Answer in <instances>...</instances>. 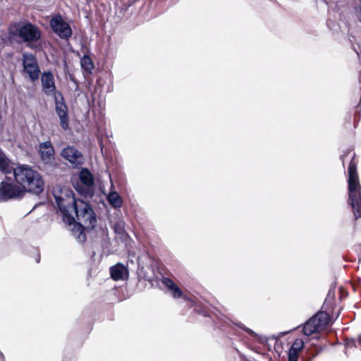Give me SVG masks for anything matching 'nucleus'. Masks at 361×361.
<instances>
[{
    "mask_svg": "<svg viewBox=\"0 0 361 361\" xmlns=\"http://www.w3.org/2000/svg\"><path fill=\"white\" fill-rule=\"evenodd\" d=\"M36 262L38 263L39 262V256H37V258L36 259Z\"/></svg>",
    "mask_w": 361,
    "mask_h": 361,
    "instance_id": "nucleus-32",
    "label": "nucleus"
},
{
    "mask_svg": "<svg viewBox=\"0 0 361 361\" xmlns=\"http://www.w3.org/2000/svg\"><path fill=\"white\" fill-rule=\"evenodd\" d=\"M303 346V341L302 339H296L290 347V350H292V352L299 353Z\"/></svg>",
    "mask_w": 361,
    "mask_h": 361,
    "instance_id": "nucleus-20",
    "label": "nucleus"
},
{
    "mask_svg": "<svg viewBox=\"0 0 361 361\" xmlns=\"http://www.w3.org/2000/svg\"><path fill=\"white\" fill-rule=\"evenodd\" d=\"M123 228L122 226H120V225H118L116 226V232H121L123 231Z\"/></svg>",
    "mask_w": 361,
    "mask_h": 361,
    "instance_id": "nucleus-29",
    "label": "nucleus"
},
{
    "mask_svg": "<svg viewBox=\"0 0 361 361\" xmlns=\"http://www.w3.org/2000/svg\"><path fill=\"white\" fill-rule=\"evenodd\" d=\"M360 103H361V101L360 100V103H358L357 106V108H359L360 105Z\"/></svg>",
    "mask_w": 361,
    "mask_h": 361,
    "instance_id": "nucleus-34",
    "label": "nucleus"
},
{
    "mask_svg": "<svg viewBox=\"0 0 361 361\" xmlns=\"http://www.w3.org/2000/svg\"><path fill=\"white\" fill-rule=\"evenodd\" d=\"M360 103H361V101L360 100V103H358L357 106V108H359L360 105Z\"/></svg>",
    "mask_w": 361,
    "mask_h": 361,
    "instance_id": "nucleus-35",
    "label": "nucleus"
},
{
    "mask_svg": "<svg viewBox=\"0 0 361 361\" xmlns=\"http://www.w3.org/2000/svg\"><path fill=\"white\" fill-rule=\"evenodd\" d=\"M80 182L85 187L90 188L94 183V179L92 173L87 169H82L79 174Z\"/></svg>",
    "mask_w": 361,
    "mask_h": 361,
    "instance_id": "nucleus-15",
    "label": "nucleus"
},
{
    "mask_svg": "<svg viewBox=\"0 0 361 361\" xmlns=\"http://www.w3.org/2000/svg\"><path fill=\"white\" fill-rule=\"evenodd\" d=\"M348 204L351 206L355 218L361 217V185L357 173V164L350 161L348 169Z\"/></svg>",
    "mask_w": 361,
    "mask_h": 361,
    "instance_id": "nucleus-3",
    "label": "nucleus"
},
{
    "mask_svg": "<svg viewBox=\"0 0 361 361\" xmlns=\"http://www.w3.org/2000/svg\"><path fill=\"white\" fill-rule=\"evenodd\" d=\"M235 324L237 325L241 329L244 330L247 334H249L250 336H256V334L252 329L246 327L243 324L238 323V324Z\"/></svg>",
    "mask_w": 361,
    "mask_h": 361,
    "instance_id": "nucleus-24",
    "label": "nucleus"
},
{
    "mask_svg": "<svg viewBox=\"0 0 361 361\" xmlns=\"http://www.w3.org/2000/svg\"><path fill=\"white\" fill-rule=\"evenodd\" d=\"M110 274L114 281L124 280L128 278V271L123 264L118 263L110 268Z\"/></svg>",
    "mask_w": 361,
    "mask_h": 361,
    "instance_id": "nucleus-12",
    "label": "nucleus"
},
{
    "mask_svg": "<svg viewBox=\"0 0 361 361\" xmlns=\"http://www.w3.org/2000/svg\"><path fill=\"white\" fill-rule=\"evenodd\" d=\"M360 103H361V101L360 100V103H358L357 106V108H359L360 105Z\"/></svg>",
    "mask_w": 361,
    "mask_h": 361,
    "instance_id": "nucleus-33",
    "label": "nucleus"
},
{
    "mask_svg": "<svg viewBox=\"0 0 361 361\" xmlns=\"http://www.w3.org/2000/svg\"><path fill=\"white\" fill-rule=\"evenodd\" d=\"M329 322V315L326 312H319L307 320L303 326V334L310 336L325 329Z\"/></svg>",
    "mask_w": 361,
    "mask_h": 361,
    "instance_id": "nucleus-4",
    "label": "nucleus"
},
{
    "mask_svg": "<svg viewBox=\"0 0 361 361\" xmlns=\"http://www.w3.org/2000/svg\"><path fill=\"white\" fill-rule=\"evenodd\" d=\"M298 353L292 352V350H289L288 361H298Z\"/></svg>",
    "mask_w": 361,
    "mask_h": 361,
    "instance_id": "nucleus-25",
    "label": "nucleus"
},
{
    "mask_svg": "<svg viewBox=\"0 0 361 361\" xmlns=\"http://www.w3.org/2000/svg\"><path fill=\"white\" fill-rule=\"evenodd\" d=\"M346 347L347 348H360L361 349V336H360L356 341L354 338H351L349 340H347L346 341Z\"/></svg>",
    "mask_w": 361,
    "mask_h": 361,
    "instance_id": "nucleus-19",
    "label": "nucleus"
},
{
    "mask_svg": "<svg viewBox=\"0 0 361 361\" xmlns=\"http://www.w3.org/2000/svg\"><path fill=\"white\" fill-rule=\"evenodd\" d=\"M15 180L24 193L30 192L35 195L42 193L44 188V183L41 174L28 165H20L13 169Z\"/></svg>",
    "mask_w": 361,
    "mask_h": 361,
    "instance_id": "nucleus-2",
    "label": "nucleus"
},
{
    "mask_svg": "<svg viewBox=\"0 0 361 361\" xmlns=\"http://www.w3.org/2000/svg\"><path fill=\"white\" fill-rule=\"evenodd\" d=\"M85 72H87L88 71V73H92V72L90 71V69H85ZM87 73H85L84 74H86Z\"/></svg>",
    "mask_w": 361,
    "mask_h": 361,
    "instance_id": "nucleus-31",
    "label": "nucleus"
},
{
    "mask_svg": "<svg viewBox=\"0 0 361 361\" xmlns=\"http://www.w3.org/2000/svg\"><path fill=\"white\" fill-rule=\"evenodd\" d=\"M21 73L24 77L28 76L32 81H35L39 76L40 69H22Z\"/></svg>",
    "mask_w": 361,
    "mask_h": 361,
    "instance_id": "nucleus-18",
    "label": "nucleus"
},
{
    "mask_svg": "<svg viewBox=\"0 0 361 361\" xmlns=\"http://www.w3.org/2000/svg\"><path fill=\"white\" fill-rule=\"evenodd\" d=\"M82 68H88L89 65H92L91 59L87 56H84L80 61Z\"/></svg>",
    "mask_w": 361,
    "mask_h": 361,
    "instance_id": "nucleus-21",
    "label": "nucleus"
},
{
    "mask_svg": "<svg viewBox=\"0 0 361 361\" xmlns=\"http://www.w3.org/2000/svg\"><path fill=\"white\" fill-rule=\"evenodd\" d=\"M19 36L25 42H37L41 37V32L37 27L27 23L18 29Z\"/></svg>",
    "mask_w": 361,
    "mask_h": 361,
    "instance_id": "nucleus-8",
    "label": "nucleus"
},
{
    "mask_svg": "<svg viewBox=\"0 0 361 361\" xmlns=\"http://www.w3.org/2000/svg\"><path fill=\"white\" fill-rule=\"evenodd\" d=\"M195 310L197 313H199L200 314H202V315H203V316H204V317H207V316H208V312H207V311L206 310H204V309H200V308H199L198 307H195Z\"/></svg>",
    "mask_w": 361,
    "mask_h": 361,
    "instance_id": "nucleus-26",
    "label": "nucleus"
},
{
    "mask_svg": "<svg viewBox=\"0 0 361 361\" xmlns=\"http://www.w3.org/2000/svg\"><path fill=\"white\" fill-rule=\"evenodd\" d=\"M0 361H4V356L1 353H0Z\"/></svg>",
    "mask_w": 361,
    "mask_h": 361,
    "instance_id": "nucleus-30",
    "label": "nucleus"
},
{
    "mask_svg": "<svg viewBox=\"0 0 361 361\" xmlns=\"http://www.w3.org/2000/svg\"><path fill=\"white\" fill-rule=\"evenodd\" d=\"M42 83L43 91L46 94L56 93V87L54 81V76L49 71L44 72L42 75Z\"/></svg>",
    "mask_w": 361,
    "mask_h": 361,
    "instance_id": "nucleus-11",
    "label": "nucleus"
},
{
    "mask_svg": "<svg viewBox=\"0 0 361 361\" xmlns=\"http://www.w3.org/2000/svg\"><path fill=\"white\" fill-rule=\"evenodd\" d=\"M71 226H73V227L71 228L73 236L79 243L85 242L86 240V235L84 232V230L86 229L85 227L76 221L75 223L72 224Z\"/></svg>",
    "mask_w": 361,
    "mask_h": 361,
    "instance_id": "nucleus-14",
    "label": "nucleus"
},
{
    "mask_svg": "<svg viewBox=\"0 0 361 361\" xmlns=\"http://www.w3.org/2000/svg\"><path fill=\"white\" fill-rule=\"evenodd\" d=\"M171 290L172 291L173 296L174 298H180L182 296L183 292L176 285H175Z\"/></svg>",
    "mask_w": 361,
    "mask_h": 361,
    "instance_id": "nucleus-23",
    "label": "nucleus"
},
{
    "mask_svg": "<svg viewBox=\"0 0 361 361\" xmlns=\"http://www.w3.org/2000/svg\"><path fill=\"white\" fill-rule=\"evenodd\" d=\"M53 195L65 224L71 226L76 221L86 229H93L96 226L97 217L94 210L87 202L76 200L72 190L56 187Z\"/></svg>",
    "mask_w": 361,
    "mask_h": 361,
    "instance_id": "nucleus-1",
    "label": "nucleus"
},
{
    "mask_svg": "<svg viewBox=\"0 0 361 361\" xmlns=\"http://www.w3.org/2000/svg\"><path fill=\"white\" fill-rule=\"evenodd\" d=\"M109 204L114 209H120L123 205V199L120 195L114 190V186L111 183L110 191L106 196Z\"/></svg>",
    "mask_w": 361,
    "mask_h": 361,
    "instance_id": "nucleus-13",
    "label": "nucleus"
},
{
    "mask_svg": "<svg viewBox=\"0 0 361 361\" xmlns=\"http://www.w3.org/2000/svg\"><path fill=\"white\" fill-rule=\"evenodd\" d=\"M39 154L42 161L46 164H51L54 159L55 151L50 141L42 142L39 145Z\"/></svg>",
    "mask_w": 361,
    "mask_h": 361,
    "instance_id": "nucleus-10",
    "label": "nucleus"
},
{
    "mask_svg": "<svg viewBox=\"0 0 361 361\" xmlns=\"http://www.w3.org/2000/svg\"><path fill=\"white\" fill-rule=\"evenodd\" d=\"M0 170L8 173L11 172L10 161L4 154L0 153Z\"/></svg>",
    "mask_w": 361,
    "mask_h": 361,
    "instance_id": "nucleus-17",
    "label": "nucleus"
},
{
    "mask_svg": "<svg viewBox=\"0 0 361 361\" xmlns=\"http://www.w3.org/2000/svg\"><path fill=\"white\" fill-rule=\"evenodd\" d=\"M75 189L81 194L87 195V190L82 188L80 186L75 187Z\"/></svg>",
    "mask_w": 361,
    "mask_h": 361,
    "instance_id": "nucleus-28",
    "label": "nucleus"
},
{
    "mask_svg": "<svg viewBox=\"0 0 361 361\" xmlns=\"http://www.w3.org/2000/svg\"><path fill=\"white\" fill-rule=\"evenodd\" d=\"M61 155L75 167H78L82 164V155L81 152L73 147L68 146L64 148L61 151Z\"/></svg>",
    "mask_w": 361,
    "mask_h": 361,
    "instance_id": "nucleus-9",
    "label": "nucleus"
},
{
    "mask_svg": "<svg viewBox=\"0 0 361 361\" xmlns=\"http://www.w3.org/2000/svg\"><path fill=\"white\" fill-rule=\"evenodd\" d=\"M55 111L60 120L61 127L63 130H67L69 127V118L68 113V106L65 103L61 93L54 94Z\"/></svg>",
    "mask_w": 361,
    "mask_h": 361,
    "instance_id": "nucleus-6",
    "label": "nucleus"
},
{
    "mask_svg": "<svg viewBox=\"0 0 361 361\" xmlns=\"http://www.w3.org/2000/svg\"><path fill=\"white\" fill-rule=\"evenodd\" d=\"M25 195L24 190L19 185L10 180L2 181L0 184V202L22 198Z\"/></svg>",
    "mask_w": 361,
    "mask_h": 361,
    "instance_id": "nucleus-5",
    "label": "nucleus"
},
{
    "mask_svg": "<svg viewBox=\"0 0 361 361\" xmlns=\"http://www.w3.org/2000/svg\"><path fill=\"white\" fill-rule=\"evenodd\" d=\"M50 26L53 32L61 39H68L72 35V29L70 25L63 21L60 15L54 16L51 18Z\"/></svg>",
    "mask_w": 361,
    "mask_h": 361,
    "instance_id": "nucleus-7",
    "label": "nucleus"
},
{
    "mask_svg": "<svg viewBox=\"0 0 361 361\" xmlns=\"http://www.w3.org/2000/svg\"><path fill=\"white\" fill-rule=\"evenodd\" d=\"M355 11L358 20L361 22V5L355 7Z\"/></svg>",
    "mask_w": 361,
    "mask_h": 361,
    "instance_id": "nucleus-27",
    "label": "nucleus"
},
{
    "mask_svg": "<svg viewBox=\"0 0 361 361\" xmlns=\"http://www.w3.org/2000/svg\"><path fill=\"white\" fill-rule=\"evenodd\" d=\"M162 283L164 284L170 290L175 286L174 282L169 278L163 277L161 279Z\"/></svg>",
    "mask_w": 361,
    "mask_h": 361,
    "instance_id": "nucleus-22",
    "label": "nucleus"
},
{
    "mask_svg": "<svg viewBox=\"0 0 361 361\" xmlns=\"http://www.w3.org/2000/svg\"><path fill=\"white\" fill-rule=\"evenodd\" d=\"M23 59V68H38L36 59L32 54H24Z\"/></svg>",
    "mask_w": 361,
    "mask_h": 361,
    "instance_id": "nucleus-16",
    "label": "nucleus"
}]
</instances>
